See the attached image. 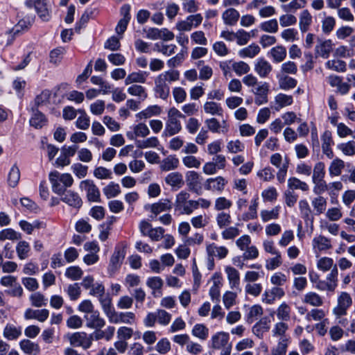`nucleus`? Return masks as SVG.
Wrapping results in <instances>:
<instances>
[{
    "label": "nucleus",
    "mask_w": 355,
    "mask_h": 355,
    "mask_svg": "<svg viewBox=\"0 0 355 355\" xmlns=\"http://www.w3.org/2000/svg\"><path fill=\"white\" fill-rule=\"evenodd\" d=\"M269 84L266 82H259V84L252 89V92L254 95V103L261 105L268 101Z\"/></svg>",
    "instance_id": "obj_8"
},
{
    "label": "nucleus",
    "mask_w": 355,
    "mask_h": 355,
    "mask_svg": "<svg viewBox=\"0 0 355 355\" xmlns=\"http://www.w3.org/2000/svg\"><path fill=\"white\" fill-rule=\"evenodd\" d=\"M148 73L146 71H139L132 72L128 75L125 80V85H130L135 83H144L146 80Z\"/></svg>",
    "instance_id": "obj_44"
},
{
    "label": "nucleus",
    "mask_w": 355,
    "mask_h": 355,
    "mask_svg": "<svg viewBox=\"0 0 355 355\" xmlns=\"http://www.w3.org/2000/svg\"><path fill=\"white\" fill-rule=\"evenodd\" d=\"M186 182L189 189L191 191L198 193L201 189L200 175L194 171H189L186 173Z\"/></svg>",
    "instance_id": "obj_19"
},
{
    "label": "nucleus",
    "mask_w": 355,
    "mask_h": 355,
    "mask_svg": "<svg viewBox=\"0 0 355 355\" xmlns=\"http://www.w3.org/2000/svg\"><path fill=\"white\" fill-rule=\"evenodd\" d=\"M31 126L36 129L42 128L46 123L45 116L38 110L33 112L32 116L29 120Z\"/></svg>",
    "instance_id": "obj_45"
},
{
    "label": "nucleus",
    "mask_w": 355,
    "mask_h": 355,
    "mask_svg": "<svg viewBox=\"0 0 355 355\" xmlns=\"http://www.w3.org/2000/svg\"><path fill=\"white\" fill-rule=\"evenodd\" d=\"M337 148L345 155L354 156L355 155V141H349L346 143L338 144Z\"/></svg>",
    "instance_id": "obj_64"
},
{
    "label": "nucleus",
    "mask_w": 355,
    "mask_h": 355,
    "mask_svg": "<svg viewBox=\"0 0 355 355\" xmlns=\"http://www.w3.org/2000/svg\"><path fill=\"white\" fill-rule=\"evenodd\" d=\"M205 124L208 129L212 132L225 133L228 131V125L225 121H223L222 124L215 118H211L205 120Z\"/></svg>",
    "instance_id": "obj_29"
},
{
    "label": "nucleus",
    "mask_w": 355,
    "mask_h": 355,
    "mask_svg": "<svg viewBox=\"0 0 355 355\" xmlns=\"http://www.w3.org/2000/svg\"><path fill=\"white\" fill-rule=\"evenodd\" d=\"M69 341L73 346L81 347L84 349H89L92 345L89 334L83 331L73 333L70 336Z\"/></svg>",
    "instance_id": "obj_11"
},
{
    "label": "nucleus",
    "mask_w": 355,
    "mask_h": 355,
    "mask_svg": "<svg viewBox=\"0 0 355 355\" xmlns=\"http://www.w3.org/2000/svg\"><path fill=\"white\" fill-rule=\"evenodd\" d=\"M137 320L136 315L132 311L119 312L115 311L111 319L110 323L119 324L123 323L129 325L135 324Z\"/></svg>",
    "instance_id": "obj_10"
},
{
    "label": "nucleus",
    "mask_w": 355,
    "mask_h": 355,
    "mask_svg": "<svg viewBox=\"0 0 355 355\" xmlns=\"http://www.w3.org/2000/svg\"><path fill=\"white\" fill-rule=\"evenodd\" d=\"M260 47L257 44L252 43L249 46L240 49L238 55L241 58H253L260 52Z\"/></svg>",
    "instance_id": "obj_39"
},
{
    "label": "nucleus",
    "mask_w": 355,
    "mask_h": 355,
    "mask_svg": "<svg viewBox=\"0 0 355 355\" xmlns=\"http://www.w3.org/2000/svg\"><path fill=\"white\" fill-rule=\"evenodd\" d=\"M254 71L261 78L268 76L272 69L270 63L263 58H258L254 63Z\"/></svg>",
    "instance_id": "obj_20"
},
{
    "label": "nucleus",
    "mask_w": 355,
    "mask_h": 355,
    "mask_svg": "<svg viewBox=\"0 0 355 355\" xmlns=\"http://www.w3.org/2000/svg\"><path fill=\"white\" fill-rule=\"evenodd\" d=\"M334 266L333 259L327 257H322L317 261L318 269L324 272L331 270Z\"/></svg>",
    "instance_id": "obj_61"
},
{
    "label": "nucleus",
    "mask_w": 355,
    "mask_h": 355,
    "mask_svg": "<svg viewBox=\"0 0 355 355\" xmlns=\"http://www.w3.org/2000/svg\"><path fill=\"white\" fill-rule=\"evenodd\" d=\"M313 171L312 175V182H315L316 180H324L325 176V165L322 162H317Z\"/></svg>",
    "instance_id": "obj_60"
},
{
    "label": "nucleus",
    "mask_w": 355,
    "mask_h": 355,
    "mask_svg": "<svg viewBox=\"0 0 355 355\" xmlns=\"http://www.w3.org/2000/svg\"><path fill=\"white\" fill-rule=\"evenodd\" d=\"M150 134V130L146 124L139 123L130 127L126 132V137L130 140H135L137 137H146Z\"/></svg>",
    "instance_id": "obj_12"
},
{
    "label": "nucleus",
    "mask_w": 355,
    "mask_h": 355,
    "mask_svg": "<svg viewBox=\"0 0 355 355\" xmlns=\"http://www.w3.org/2000/svg\"><path fill=\"white\" fill-rule=\"evenodd\" d=\"M22 334V328L12 323H7L3 328V336L8 340H17Z\"/></svg>",
    "instance_id": "obj_23"
},
{
    "label": "nucleus",
    "mask_w": 355,
    "mask_h": 355,
    "mask_svg": "<svg viewBox=\"0 0 355 355\" xmlns=\"http://www.w3.org/2000/svg\"><path fill=\"white\" fill-rule=\"evenodd\" d=\"M21 238V234L13 229L6 228L0 231V241L6 240L18 241Z\"/></svg>",
    "instance_id": "obj_54"
},
{
    "label": "nucleus",
    "mask_w": 355,
    "mask_h": 355,
    "mask_svg": "<svg viewBox=\"0 0 355 355\" xmlns=\"http://www.w3.org/2000/svg\"><path fill=\"white\" fill-rule=\"evenodd\" d=\"M20 180V171L17 166V164H14L8 175V184L10 187L15 188L17 186L19 181Z\"/></svg>",
    "instance_id": "obj_49"
},
{
    "label": "nucleus",
    "mask_w": 355,
    "mask_h": 355,
    "mask_svg": "<svg viewBox=\"0 0 355 355\" xmlns=\"http://www.w3.org/2000/svg\"><path fill=\"white\" fill-rule=\"evenodd\" d=\"M184 117V116L177 108H170L168 111L167 119L162 136L172 137L178 134L182 130V124L180 119Z\"/></svg>",
    "instance_id": "obj_3"
},
{
    "label": "nucleus",
    "mask_w": 355,
    "mask_h": 355,
    "mask_svg": "<svg viewBox=\"0 0 355 355\" xmlns=\"http://www.w3.org/2000/svg\"><path fill=\"white\" fill-rule=\"evenodd\" d=\"M205 112L211 115L222 116L223 110L220 105L214 101H207L203 105Z\"/></svg>",
    "instance_id": "obj_48"
},
{
    "label": "nucleus",
    "mask_w": 355,
    "mask_h": 355,
    "mask_svg": "<svg viewBox=\"0 0 355 355\" xmlns=\"http://www.w3.org/2000/svg\"><path fill=\"white\" fill-rule=\"evenodd\" d=\"M172 202L168 199H161L158 202L150 205V210L155 216L162 212L171 210Z\"/></svg>",
    "instance_id": "obj_28"
},
{
    "label": "nucleus",
    "mask_w": 355,
    "mask_h": 355,
    "mask_svg": "<svg viewBox=\"0 0 355 355\" xmlns=\"http://www.w3.org/2000/svg\"><path fill=\"white\" fill-rule=\"evenodd\" d=\"M15 248L19 259L24 260L30 257L31 249L28 242L26 241H19Z\"/></svg>",
    "instance_id": "obj_40"
},
{
    "label": "nucleus",
    "mask_w": 355,
    "mask_h": 355,
    "mask_svg": "<svg viewBox=\"0 0 355 355\" xmlns=\"http://www.w3.org/2000/svg\"><path fill=\"white\" fill-rule=\"evenodd\" d=\"M209 260L213 261L214 258L224 259L228 254L229 250L225 246H218L215 243L209 244L206 248Z\"/></svg>",
    "instance_id": "obj_17"
},
{
    "label": "nucleus",
    "mask_w": 355,
    "mask_h": 355,
    "mask_svg": "<svg viewBox=\"0 0 355 355\" xmlns=\"http://www.w3.org/2000/svg\"><path fill=\"white\" fill-rule=\"evenodd\" d=\"M125 257V252L121 249L116 248L113 252L108 266V271L110 273H114L116 270L119 268L123 260Z\"/></svg>",
    "instance_id": "obj_24"
},
{
    "label": "nucleus",
    "mask_w": 355,
    "mask_h": 355,
    "mask_svg": "<svg viewBox=\"0 0 355 355\" xmlns=\"http://www.w3.org/2000/svg\"><path fill=\"white\" fill-rule=\"evenodd\" d=\"M267 55L272 60L273 62L279 63L286 58V49L284 46L278 45L272 47L268 52Z\"/></svg>",
    "instance_id": "obj_33"
},
{
    "label": "nucleus",
    "mask_w": 355,
    "mask_h": 355,
    "mask_svg": "<svg viewBox=\"0 0 355 355\" xmlns=\"http://www.w3.org/2000/svg\"><path fill=\"white\" fill-rule=\"evenodd\" d=\"M240 17L238 10L234 8H230L226 9L222 13V19L225 25L234 26H235Z\"/></svg>",
    "instance_id": "obj_25"
},
{
    "label": "nucleus",
    "mask_w": 355,
    "mask_h": 355,
    "mask_svg": "<svg viewBox=\"0 0 355 355\" xmlns=\"http://www.w3.org/2000/svg\"><path fill=\"white\" fill-rule=\"evenodd\" d=\"M162 112L161 107L157 105L148 106L145 110L136 114L135 116L139 120L147 119L154 116H158Z\"/></svg>",
    "instance_id": "obj_37"
},
{
    "label": "nucleus",
    "mask_w": 355,
    "mask_h": 355,
    "mask_svg": "<svg viewBox=\"0 0 355 355\" xmlns=\"http://www.w3.org/2000/svg\"><path fill=\"white\" fill-rule=\"evenodd\" d=\"M135 145L140 149L157 148L159 145V141L157 137H150L143 140H136Z\"/></svg>",
    "instance_id": "obj_46"
},
{
    "label": "nucleus",
    "mask_w": 355,
    "mask_h": 355,
    "mask_svg": "<svg viewBox=\"0 0 355 355\" xmlns=\"http://www.w3.org/2000/svg\"><path fill=\"white\" fill-rule=\"evenodd\" d=\"M232 205V202L224 196L218 197L214 202V209L218 211H224L229 209Z\"/></svg>",
    "instance_id": "obj_62"
},
{
    "label": "nucleus",
    "mask_w": 355,
    "mask_h": 355,
    "mask_svg": "<svg viewBox=\"0 0 355 355\" xmlns=\"http://www.w3.org/2000/svg\"><path fill=\"white\" fill-rule=\"evenodd\" d=\"M29 300L31 305L37 308L46 306L48 302V300L40 292L32 293L30 295Z\"/></svg>",
    "instance_id": "obj_59"
},
{
    "label": "nucleus",
    "mask_w": 355,
    "mask_h": 355,
    "mask_svg": "<svg viewBox=\"0 0 355 355\" xmlns=\"http://www.w3.org/2000/svg\"><path fill=\"white\" fill-rule=\"evenodd\" d=\"M293 102V98L292 96L287 95L285 94H278L274 100V106L273 108L276 111H279L283 107L291 105Z\"/></svg>",
    "instance_id": "obj_32"
},
{
    "label": "nucleus",
    "mask_w": 355,
    "mask_h": 355,
    "mask_svg": "<svg viewBox=\"0 0 355 355\" xmlns=\"http://www.w3.org/2000/svg\"><path fill=\"white\" fill-rule=\"evenodd\" d=\"M180 72L178 70L171 69L160 73L155 80V90L157 95L166 99L170 93V84L178 80Z\"/></svg>",
    "instance_id": "obj_1"
},
{
    "label": "nucleus",
    "mask_w": 355,
    "mask_h": 355,
    "mask_svg": "<svg viewBox=\"0 0 355 355\" xmlns=\"http://www.w3.org/2000/svg\"><path fill=\"white\" fill-rule=\"evenodd\" d=\"M291 306L286 302H283L277 309V317L281 321H288L291 319Z\"/></svg>",
    "instance_id": "obj_53"
},
{
    "label": "nucleus",
    "mask_w": 355,
    "mask_h": 355,
    "mask_svg": "<svg viewBox=\"0 0 355 355\" xmlns=\"http://www.w3.org/2000/svg\"><path fill=\"white\" fill-rule=\"evenodd\" d=\"M60 196L61 201L66 203L70 207H74L76 209H79L83 205L81 198L80 197L78 193L73 191L67 190L64 192V193H62Z\"/></svg>",
    "instance_id": "obj_16"
},
{
    "label": "nucleus",
    "mask_w": 355,
    "mask_h": 355,
    "mask_svg": "<svg viewBox=\"0 0 355 355\" xmlns=\"http://www.w3.org/2000/svg\"><path fill=\"white\" fill-rule=\"evenodd\" d=\"M227 183V180L223 176H216L207 178L204 183V187L208 191L220 194L225 190Z\"/></svg>",
    "instance_id": "obj_7"
},
{
    "label": "nucleus",
    "mask_w": 355,
    "mask_h": 355,
    "mask_svg": "<svg viewBox=\"0 0 355 355\" xmlns=\"http://www.w3.org/2000/svg\"><path fill=\"white\" fill-rule=\"evenodd\" d=\"M209 329L203 324H196L193 326L191 334L201 340H205L209 336Z\"/></svg>",
    "instance_id": "obj_47"
},
{
    "label": "nucleus",
    "mask_w": 355,
    "mask_h": 355,
    "mask_svg": "<svg viewBox=\"0 0 355 355\" xmlns=\"http://www.w3.org/2000/svg\"><path fill=\"white\" fill-rule=\"evenodd\" d=\"M98 301L104 314L106 315L108 320H110L116 311L112 302V298L107 294L103 297H101Z\"/></svg>",
    "instance_id": "obj_31"
},
{
    "label": "nucleus",
    "mask_w": 355,
    "mask_h": 355,
    "mask_svg": "<svg viewBox=\"0 0 355 355\" xmlns=\"http://www.w3.org/2000/svg\"><path fill=\"white\" fill-rule=\"evenodd\" d=\"M49 182L54 193L61 195L73 184V178L70 173H61L58 171H51L49 175Z\"/></svg>",
    "instance_id": "obj_2"
},
{
    "label": "nucleus",
    "mask_w": 355,
    "mask_h": 355,
    "mask_svg": "<svg viewBox=\"0 0 355 355\" xmlns=\"http://www.w3.org/2000/svg\"><path fill=\"white\" fill-rule=\"evenodd\" d=\"M333 42L331 40H318V43L315 47V53L316 56L327 59L329 58L333 50Z\"/></svg>",
    "instance_id": "obj_14"
},
{
    "label": "nucleus",
    "mask_w": 355,
    "mask_h": 355,
    "mask_svg": "<svg viewBox=\"0 0 355 355\" xmlns=\"http://www.w3.org/2000/svg\"><path fill=\"white\" fill-rule=\"evenodd\" d=\"M225 272L227 275L230 288L241 291L239 272L232 266H226Z\"/></svg>",
    "instance_id": "obj_22"
},
{
    "label": "nucleus",
    "mask_w": 355,
    "mask_h": 355,
    "mask_svg": "<svg viewBox=\"0 0 355 355\" xmlns=\"http://www.w3.org/2000/svg\"><path fill=\"white\" fill-rule=\"evenodd\" d=\"M80 189L86 193L87 198L89 202H98L101 201L99 189L92 180H85L80 183Z\"/></svg>",
    "instance_id": "obj_6"
},
{
    "label": "nucleus",
    "mask_w": 355,
    "mask_h": 355,
    "mask_svg": "<svg viewBox=\"0 0 355 355\" xmlns=\"http://www.w3.org/2000/svg\"><path fill=\"white\" fill-rule=\"evenodd\" d=\"M352 304V300L350 295L347 292H341L338 296L337 305L332 310L333 314L336 318L345 315Z\"/></svg>",
    "instance_id": "obj_5"
},
{
    "label": "nucleus",
    "mask_w": 355,
    "mask_h": 355,
    "mask_svg": "<svg viewBox=\"0 0 355 355\" xmlns=\"http://www.w3.org/2000/svg\"><path fill=\"white\" fill-rule=\"evenodd\" d=\"M271 320L268 317H263L252 327L253 334L259 338H262L265 333L270 329Z\"/></svg>",
    "instance_id": "obj_21"
},
{
    "label": "nucleus",
    "mask_w": 355,
    "mask_h": 355,
    "mask_svg": "<svg viewBox=\"0 0 355 355\" xmlns=\"http://www.w3.org/2000/svg\"><path fill=\"white\" fill-rule=\"evenodd\" d=\"M34 8L42 21H49L51 19V6L48 3V1L35 3Z\"/></svg>",
    "instance_id": "obj_26"
},
{
    "label": "nucleus",
    "mask_w": 355,
    "mask_h": 355,
    "mask_svg": "<svg viewBox=\"0 0 355 355\" xmlns=\"http://www.w3.org/2000/svg\"><path fill=\"white\" fill-rule=\"evenodd\" d=\"M177 47L175 44H165L164 43L157 42L155 44L153 51L162 53L166 56H170L175 53Z\"/></svg>",
    "instance_id": "obj_51"
},
{
    "label": "nucleus",
    "mask_w": 355,
    "mask_h": 355,
    "mask_svg": "<svg viewBox=\"0 0 355 355\" xmlns=\"http://www.w3.org/2000/svg\"><path fill=\"white\" fill-rule=\"evenodd\" d=\"M216 221L220 229L228 227L232 223V217L230 213L219 211L216 216Z\"/></svg>",
    "instance_id": "obj_52"
},
{
    "label": "nucleus",
    "mask_w": 355,
    "mask_h": 355,
    "mask_svg": "<svg viewBox=\"0 0 355 355\" xmlns=\"http://www.w3.org/2000/svg\"><path fill=\"white\" fill-rule=\"evenodd\" d=\"M210 347L214 349H220L232 345L230 343V335L225 331L214 334L209 341Z\"/></svg>",
    "instance_id": "obj_9"
},
{
    "label": "nucleus",
    "mask_w": 355,
    "mask_h": 355,
    "mask_svg": "<svg viewBox=\"0 0 355 355\" xmlns=\"http://www.w3.org/2000/svg\"><path fill=\"white\" fill-rule=\"evenodd\" d=\"M104 195L107 198H112L116 197L121 193V189L119 184L114 182H110L103 189Z\"/></svg>",
    "instance_id": "obj_55"
},
{
    "label": "nucleus",
    "mask_w": 355,
    "mask_h": 355,
    "mask_svg": "<svg viewBox=\"0 0 355 355\" xmlns=\"http://www.w3.org/2000/svg\"><path fill=\"white\" fill-rule=\"evenodd\" d=\"M78 112L81 113V115L76 119V125L78 129L87 130L90 125V119L85 110H79Z\"/></svg>",
    "instance_id": "obj_63"
},
{
    "label": "nucleus",
    "mask_w": 355,
    "mask_h": 355,
    "mask_svg": "<svg viewBox=\"0 0 355 355\" xmlns=\"http://www.w3.org/2000/svg\"><path fill=\"white\" fill-rule=\"evenodd\" d=\"M180 162L175 155H170L159 162V168L163 171H169L176 169Z\"/></svg>",
    "instance_id": "obj_30"
},
{
    "label": "nucleus",
    "mask_w": 355,
    "mask_h": 355,
    "mask_svg": "<svg viewBox=\"0 0 355 355\" xmlns=\"http://www.w3.org/2000/svg\"><path fill=\"white\" fill-rule=\"evenodd\" d=\"M313 252L318 256L321 252L331 248V240L322 235L315 236L312 240Z\"/></svg>",
    "instance_id": "obj_13"
},
{
    "label": "nucleus",
    "mask_w": 355,
    "mask_h": 355,
    "mask_svg": "<svg viewBox=\"0 0 355 355\" xmlns=\"http://www.w3.org/2000/svg\"><path fill=\"white\" fill-rule=\"evenodd\" d=\"M328 69L337 72H345L347 69L346 62L341 60H329L325 63Z\"/></svg>",
    "instance_id": "obj_56"
},
{
    "label": "nucleus",
    "mask_w": 355,
    "mask_h": 355,
    "mask_svg": "<svg viewBox=\"0 0 355 355\" xmlns=\"http://www.w3.org/2000/svg\"><path fill=\"white\" fill-rule=\"evenodd\" d=\"M259 206V197L254 196L250 201L248 211L242 215V219L244 221H248L257 218V209Z\"/></svg>",
    "instance_id": "obj_36"
},
{
    "label": "nucleus",
    "mask_w": 355,
    "mask_h": 355,
    "mask_svg": "<svg viewBox=\"0 0 355 355\" xmlns=\"http://www.w3.org/2000/svg\"><path fill=\"white\" fill-rule=\"evenodd\" d=\"M302 302L315 307L321 306L324 304L323 297L313 291L306 293L304 295Z\"/></svg>",
    "instance_id": "obj_35"
},
{
    "label": "nucleus",
    "mask_w": 355,
    "mask_h": 355,
    "mask_svg": "<svg viewBox=\"0 0 355 355\" xmlns=\"http://www.w3.org/2000/svg\"><path fill=\"white\" fill-rule=\"evenodd\" d=\"M21 349L27 354L35 355L40 352L39 345L28 339L21 340L19 342Z\"/></svg>",
    "instance_id": "obj_41"
},
{
    "label": "nucleus",
    "mask_w": 355,
    "mask_h": 355,
    "mask_svg": "<svg viewBox=\"0 0 355 355\" xmlns=\"http://www.w3.org/2000/svg\"><path fill=\"white\" fill-rule=\"evenodd\" d=\"M345 166V163L343 159L338 157L334 159L328 168L329 176L334 178L340 175Z\"/></svg>",
    "instance_id": "obj_34"
},
{
    "label": "nucleus",
    "mask_w": 355,
    "mask_h": 355,
    "mask_svg": "<svg viewBox=\"0 0 355 355\" xmlns=\"http://www.w3.org/2000/svg\"><path fill=\"white\" fill-rule=\"evenodd\" d=\"M312 24V16L308 10H304L300 15L299 27L302 33H306Z\"/></svg>",
    "instance_id": "obj_42"
},
{
    "label": "nucleus",
    "mask_w": 355,
    "mask_h": 355,
    "mask_svg": "<svg viewBox=\"0 0 355 355\" xmlns=\"http://www.w3.org/2000/svg\"><path fill=\"white\" fill-rule=\"evenodd\" d=\"M288 190L293 191L300 189L302 191H308L309 187L306 182L302 181L296 177H291L287 180Z\"/></svg>",
    "instance_id": "obj_38"
},
{
    "label": "nucleus",
    "mask_w": 355,
    "mask_h": 355,
    "mask_svg": "<svg viewBox=\"0 0 355 355\" xmlns=\"http://www.w3.org/2000/svg\"><path fill=\"white\" fill-rule=\"evenodd\" d=\"M189 197L190 194L188 192L185 191H180L175 198V209L183 214H191L195 210V207L193 205L195 200H189Z\"/></svg>",
    "instance_id": "obj_4"
},
{
    "label": "nucleus",
    "mask_w": 355,
    "mask_h": 355,
    "mask_svg": "<svg viewBox=\"0 0 355 355\" xmlns=\"http://www.w3.org/2000/svg\"><path fill=\"white\" fill-rule=\"evenodd\" d=\"M327 199L322 196L314 198L311 201V205L316 214H321L324 212L327 208Z\"/></svg>",
    "instance_id": "obj_58"
},
{
    "label": "nucleus",
    "mask_w": 355,
    "mask_h": 355,
    "mask_svg": "<svg viewBox=\"0 0 355 355\" xmlns=\"http://www.w3.org/2000/svg\"><path fill=\"white\" fill-rule=\"evenodd\" d=\"M87 327L92 329H101L105 324V320L100 316V313L97 310H94L84 316Z\"/></svg>",
    "instance_id": "obj_15"
},
{
    "label": "nucleus",
    "mask_w": 355,
    "mask_h": 355,
    "mask_svg": "<svg viewBox=\"0 0 355 355\" xmlns=\"http://www.w3.org/2000/svg\"><path fill=\"white\" fill-rule=\"evenodd\" d=\"M49 316V311L48 309H26L24 313L25 320H37L40 322H43L47 320Z\"/></svg>",
    "instance_id": "obj_18"
},
{
    "label": "nucleus",
    "mask_w": 355,
    "mask_h": 355,
    "mask_svg": "<svg viewBox=\"0 0 355 355\" xmlns=\"http://www.w3.org/2000/svg\"><path fill=\"white\" fill-rule=\"evenodd\" d=\"M289 342L286 337L280 338L277 345L272 349L271 355H286Z\"/></svg>",
    "instance_id": "obj_50"
},
{
    "label": "nucleus",
    "mask_w": 355,
    "mask_h": 355,
    "mask_svg": "<svg viewBox=\"0 0 355 355\" xmlns=\"http://www.w3.org/2000/svg\"><path fill=\"white\" fill-rule=\"evenodd\" d=\"M165 182L173 189L178 190L184 184L183 176L179 172H172L165 177Z\"/></svg>",
    "instance_id": "obj_27"
},
{
    "label": "nucleus",
    "mask_w": 355,
    "mask_h": 355,
    "mask_svg": "<svg viewBox=\"0 0 355 355\" xmlns=\"http://www.w3.org/2000/svg\"><path fill=\"white\" fill-rule=\"evenodd\" d=\"M83 275V270L77 266H69L66 269L64 272V276L72 281L80 279Z\"/></svg>",
    "instance_id": "obj_57"
},
{
    "label": "nucleus",
    "mask_w": 355,
    "mask_h": 355,
    "mask_svg": "<svg viewBox=\"0 0 355 355\" xmlns=\"http://www.w3.org/2000/svg\"><path fill=\"white\" fill-rule=\"evenodd\" d=\"M281 207L277 205L271 210L263 209L260 211V216L263 223L271 220H276L279 218Z\"/></svg>",
    "instance_id": "obj_43"
}]
</instances>
